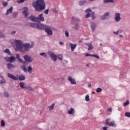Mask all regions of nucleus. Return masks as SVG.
<instances>
[{
  "label": "nucleus",
  "mask_w": 130,
  "mask_h": 130,
  "mask_svg": "<svg viewBox=\"0 0 130 130\" xmlns=\"http://www.w3.org/2000/svg\"><path fill=\"white\" fill-rule=\"evenodd\" d=\"M7 76L8 78H9L10 79H12V80H15V81H18V80H19V81H24V80H26V77H25V76L23 75H21L19 76L17 75V77H16L15 75H12L10 73H8Z\"/></svg>",
  "instance_id": "nucleus-2"
},
{
  "label": "nucleus",
  "mask_w": 130,
  "mask_h": 130,
  "mask_svg": "<svg viewBox=\"0 0 130 130\" xmlns=\"http://www.w3.org/2000/svg\"><path fill=\"white\" fill-rule=\"evenodd\" d=\"M120 13H116L115 17V20L116 22H119V21H120Z\"/></svg>",
  "instance_id": "nucleus-15"
},
{
  "label": "nucleus",
  "mask_w": 130,
  "mask_h": 130,
  "mask_svg": "<svg viewBox=\"0 0 130 130\" xmlns=\"http://www.w3.org/2000/svg\"><path fill=\"white\" fill-rule=\"evenodd\" d=\"M86 67H89V64H87V65H86Z\"/></svg>",
  "instance_id": "nucleus-61"
},
{
  "label": "nucleus",
  "mask_w": 130,
  "mask_h": 130,
  "mask_svg": "<svg viewBox=\"0 0 130 130\" xmlns=\"http://www.w3.org/2000/svg\"><path fill=\"white\" fill-rule=\"evenodd\" d=\"M6 125V123H5V121L4 120H1V126L4 127Z\"/></svg>",
  "instance_id": "nucleus-36"
},
{
  "label": "nucleus",
  "mask_w": 130,
  "mask_h": 130,
  "mask_svg": "<svg viewBox=\"0 0 130 130\" xmlns=\"http://www.w3.org/2000/svg\"><path fill=\"white\" fill-rule=\"evenodd\" d=\"M0 78H1V79H5L4 78V76H1V75H0Z\"/></svg>",
  "instance_id": "nucleus-55"
},
{
  "label": "nucleus",
  "mask_w": 130,
  "mask_h": 130,
  "mask_svg": "<svg viewBox=\"0 0 130 130\" xmlns=\"http://www.w3.org/2000/svg\"><path fill=\"white\" fill-rule=\"evenodd\" d=\"M125 115L126 116V117H130V113L129 112H126L125 113Z\"/></svg>",
  "instance_id": "nucleus-44"
},
{
  "label": "nucleus",
  "mask_w": 130,
  "mask_h": 130,
  "mask_svg": "<svg viewBox=\"0 0 130 130\" xmlns=\"http://www.w3.org/2000/svg\"><path fill=\"white\" fill-rule=\"evenodd\" d=\"M70 46L71 48V51L74 52L75 49H76V47H77V44H73L72 43H70Z\"/></svg>",
  "instance_id": "nucleus-16"
},
{
  "label": "nucleus",
  "mask_w": 130,
  "mask_h": 130,
  "mask_svg": "<svg viewBox=\"0 0 130 130\" xmlns=\"http://www.w3.org/2000/svg\"><path fill=\"white\" fill-rule=\"evenodd\" d=\"M19 86L21 88H22V89H26V84L23 82L19 83Z\"/></svg>",
  "instance_id": "nucleus-25"
},
{
  "label": "nucleus",
  "mask_w": 130,
  "mask_h": 130,
  "mask_svg": "<svg viewBox=\"0 0 130 130\" xmlns=\"http://www.w3.org/2000/svg\"><path fill=\"white\" fill-rule=\"evenodd\" d=\"M129 104V101L128 100H127L125 102L123 103V106L124 107H125L126 106H127Z\"/></svg>",
  "instance_id": "nucleus-34"
},
{
  "label": "nucleus",
  "mask_w": 130,
  "mask_h": 130,
  "mask_svg": "<svg viewBox=\"0 0 130 130\" xmlns=\"http://www.w3.org/2000/svg\"><path fill=\"white\" fill-rule=\"evenodd\" d=\"M4 97H6V98H9V97H10V95L8 92H5L4 93Z\"/></svg>",
  "instance_id": "nucleus-37"
},
{
  "label": "nucleus",
  "mask_w": 130,
  "mask_h": 130,
  "mask_svg": "<svg viewBox=\"0 0 130 130\" xmlns=\"http://www.w3.org/2000/svg\"><path fill=\"white\" fill-rule=\"evenodd\" d=\"M41 56H43L45 58H47V54L45 52L40 53Z\"/></svg>",
  "instance_id": "nucleus-29"
},
{
  "label": "nucleus",
  "mask_w": 130,
  "mask_h": 130,
  "mask_svg": "<svg viewBox=\"0 0 130 130\" xmlns=\"http://www.w3.org/2000/svg\"><path fill=\"white\" fill-rule=\"evenodd\" d=\"M7 1H11V0H7Z\"/></svg>",
  "instance_id": "nucleus-63"
},
{
  "label": "nucleus",
  "mask_w": 130,
  "mask_h": 130,
  "mask_svg": "<svg viewBox=\"0 0 130 130\" xmlns=\"http://www.w3.org/2000/svg\"><path fill=\"white\" fill-rule=\"evenodd\" d=\"M14 43H15L16 50H19L20 52H24L23 50V42L21 40H15Z\"/></svg>",
  "instance_id": "nucleus-3"
},
{
  "label": "nucleus",
  "mask_w": 130,
  "mask_h": 130,
  "mask_svg": "<svg viewBox=\"0 0 130 130\" xmlns=\"http://www.w3.org/2000/svg\"><path fill=\"white\" fill-rule=\"evenodd\" d=\"M94 13L92 12V14H91L92 20H94V19H95V16H94Z\"/></svg>",
  "instance_id": "nucleus-47"
},
{
  "label": "nucleus",
  "mask_w": 130,
  "mask_h": 130,
  "mask_svg": "<svg viewBox=\"0 0 130 130\" xmlns=\"http://www.w3.org/2000/svg\"><path fill=\"white\" fill-rule=\"evenodd\" d=\"M3 5L4 7H7L8 6V3L7 2H3Z\"/></svg>",
  "instance_id": "nucleus-50"
},
{
  "label": "nucleus",
  "mask_w": 130,
  "mask_h": 130,
  "mask_svg": "<svg viewBox=\"0 0 130 130\" xmlns=\"http://www.w3.org/2000/svg\"><path fill=\"white\" fill-rule=\"evenodd\" d=\"M57 58H58L59 60H62L63 57L62 56V55H58L57 56Z\"/></svg>",
  "instance_id": "nucleus-33"
},
{
  "label": "nucleus",
  "mask_w": 130,
  "mask_h": 130,
  "mask_svg": "<svg viewBox=\"0 0 130 130\" xmlns=\"http://www.w3.org/2000/svg\"><path fill=\"white\" fill-rule=\"evenodd\" d=\"M32 7L36 12H41L45 9L46 5L44 0H37L35 2L32 3Z\"/></svg>",
  "instance_id": "nucleus-1"
},
{
  "label": "nucleus",
  "mask_w": 130,
  "mask_h": 130,
  "mask_svg": "<svg viewBox=\"0 0 130 130\" xmlns=\"http://www.w3.org/2000/svg\"><path fill=\"white\" fill-rule=\"evenodd\" d=\"M86 45H87V46H88V50H92V49L94 48V47L93 46V45H92V44L91 43L86 44Z\"/></svg>",
  "instance_id": "nucleus-26"
},
{
  "label": "nucleus",
  "mask_w": 130,
  "mask_h": 130,
  "mask_svg": "<svg viewBox=\"0 0 130 130\" xmlns=\"http://www.w3.org/2000/svg\"><path fill=\"white\" fill-rule=\"evenodd\" d=\"M25 1L26 0H19L17 1V3H18V4H21L22 3H24V2H25Z\"/></svg>",
  "instance_id": "nucleus-46"
},
{
  "label": "nucleus",
  "mask_w": 130,
  "mask_h": 130,
  "mask_svg": "<svg viewBox=\"0 0 130 130\" xmlns=\"http://www.w3.org/2000/svg\"><path fill=\"white\" fill-rule=\"evenodd\" d=\"M37 19H38V21L39 20L40 21H44V17H43V14H40V15L38 16Z\"/></svg>",
  "instance_id": "nucleus-23"
},
{
  "label": "nucleus",
  "mask_w": 130,
  "mask_h": 130,
  "mask_svg": "<svg viewBox=\"0 0 130 130\" xmlns=\"http://www.w3.org/2000/svg\"><path fill=\"white\" fill-rule=\"evenodd\" d=\"M21 70L23 71L24 73L28 72V74H32L33 72V69H32V67L31 66H28L27 69L26 68V66H25L24 64H21L20 66Z\"/></svg>",
  "instance_id": "nucleus-5"
},
{
  "label": "nucleus",
  "mask_w": 130,
  "mask_h": 130,
  "mask_svg": "<svg viewBox=\"0 0 130 130\" xmlns=\"http://www.w3.org/2000/svg\"><path fill=\"white\" fill-rule=\"evenodd\" d=\"M16 57L18 59V61L20 62V63H25V61H23V59H21L20 57V55L19 54H16Z\"/></svg>",
  "instance_id": "nucleus-18"
},
{
  "label": "nucleus",
  "mask_w": 130,
  "mask_h": 130,
  "mask_svg": "<svg viewBox=\"0 0 130 130\" xmlns=\"http://www.w3.org/2000/svg\"><path fill=\"white\" fill-rule=\"evenodd\" d=\"M4 59H5L6 61H8L9 62H14V61H16V57L14 56L5 57Z\"/></svg>",
  "instance_id": "nucleus-10"
},
{
  "label": "nucleus",
  "mask_w": 130,
  "mask_h": 130,
  "mask_svg": "<svg viewBox=\"0 0 130 130\" xmlns=\"http://www.w3.org/2000/svg\"><path fill=\"white\" fill-rule=\"evenodd\" d=\"M104 4H107L108 3H114V0H104Z\"/></svg>",
  "instance_id": "nucleus-30"
},
{
  "label": "nucleus",
  "mask_w": 130,
  "mask_h": 130,
  "mask_svg": "<svg viewBox=\"0 0 130 130\" xmlns=\"http://www.w3.org/2000/svg\"><path fill=\"white\" fill-rule=\"evenodd\" d=\"M109 12H106L101 17V20H106V19H109Z\"/></svg>",
  "instance_id": "nucleus-13"
},
{
  "label": "nucleus",
  "mask_w": 130,
  "mask_h": 130,
  "mask_svg": "<svg viewBox=\"0 0 130 130\" xmlns=\"http://www.w3.org/2000/svg\"><path fill=\"white\" fill-rule=\"evenodd\" d=\"M97 26L96 25V24L94 22H91V28L93 32L95 31V29H96Z\"/></svg>",
  "instance_id": "nucleus-20"
},
{
  "label": "nucleus",
  "mask_w": 130,
  "mask_h": 130,
  "mask_svg": "<svg viewBox=\"0 0 130 130\" xmlns=\"http://www.w3.org/2000/svg\"><path fill=\"white\" fill-rule=\"evenodd\" d=\"M0 83L6 84V80H5V79H2V80L0 81Z\"/></svg>",
  "instance_id": "nucleus-43"
},
{
  "label": "nucleus",
  "mask_w": 130,
  "mask_h": 130,
  "mask_svg": "<svg viewBox=\"0 0 130 130\" xmlns=\"http://www.w3.org/2000/svg\"><path fill=\"white\" fill-rule=\"evenodd\" d=\"M85 56H87V57H88V56L92 57V54L86 53V54H85Z\"/></svg>",
  "instance_id": "nucleus-51"
},
{
  "label": "nucleus",
  "mask_w": 130,
  "mask_h": 130,
  "mask_svg": "<svg viewBox=\"0 0 130 130\" xmlns=\"http://www.w3.org/2000/svg\"><path fill=\"white\" fill-rule=\"evenodd\" d=\"M91 56L92 57H95V58H97V59H99V58H100L99 56H98L97 55L92 54Z\"/></svg>",
  "instance_id": "nucleus-41"
},
{
  "label": "nucleus",
  "mask_w": 130,
  "mask_h": 130,
  "mask_svg": "<svg viewBox=\"0 0 130 130\" xmlns=\"http://www.w3.org/2000/svg\"><path fill=\"white\" fill-rule=\"evenodd\" d=\"M77 22H81V20L79 18H76L75 17H72V21H71V25H74L77 23Z\"/></svg>",
  "instance_id": "nucleus-12"
},
{
  "label": "nucleus",
  "mask_w": 130,
  "mask_h": 130,
  "mask_svg": "<svg viewBox=\"0 0 130 130\" xmlns=\"http://www.w3.org/2000/svg\"><path fill=\"white\" fill-rule=\"evenodd\" d=\"M23 14L24 15L25 17H28V8L27 7L24 8Z\"/></svg>",
  "instance_id": "nucleus-24"
},
{
  "label": "nucleus",
  "mask_w": 130,
  "mask_h": 130,
  "mask_svg": "<svg viewBox=\"0 0 130 130\" xmlns=\"http://www.w3.org/2000/svg\"><path fill=\"white\" fill-rule=\"evenodd\" d=\"M25 89L26 90H29V91H33L34 90V88H32L31 86H26Z\"/></svg>",
  "instance_id": "nucleus-32"
},
{
  "label": "nucleus",
  "mask_w": 130,
  "mask_h": 130,
  "mask_svg": "<svg viewBox=\"0 0 130 130\" xmlns=\"http://www.w3.org/2000/svg\"><path fill=\"white\" fill-rule=\"evenodd\" d=\"M96 92H97L98 93H100V92H102V89H101V88L98 87V88L96 89Z\"/></svg>",
  "instance_id": "nucleus-42"
},
{
  "label": "nucleus",
  "mask_w": 130,
  "mask_h": 130,
  "mask_svg": "<svg viewBox=\"0 0 130 130\" xmlns=\"http://www.w3.org/2000/svg\"><path fill=\"white\" fill-rule=\"evenodd\" d=\"M68 81H69V82H70V83H71L72 85H76V84H77V82H76L75 79L72 78V77L71 76H69L68 78Z\"/></svg>",
  "instance_id": "nucleus-14"
},
{
  "label": "nucleus",
  "mask_w": 130,
  "mask_h": 130,
  "mask_svg": "<svg viewBox=\"0 0 130 130\" xmlns=\"http://www.w3.org/2000/svg\"><path fill=\"white\" fill-rule=\"evenodd\" d=\"M0 38H5V35L3 33H0Z\"/></svg>",
  "instance_id": "nucleus-48"
},
{
  "label": "nucleus",
  "mask_w": 130,
  "mask_h": 130,
  "mask_svg": "<svg viewBox=\"0 0 130 130\" xmlns=\"http://www.w3.org/2000/svg\"><path fill=\"white\" fill-rule=\"evenodd\" d=\"M92 94H95V92L94 91H92Z\"/></svg>",
  "instance_id": "nucleus-58"
},
{
  "label": "nucleus",
  "mask_w": 130,
  "mask_h": 130,
  "mask_svg": "<svg viewBox=\"0 0 130 130\" xmlns=\"http://www.w3.org/2000/svg\"><path fill=\"white\" fill-rule=\"evenodd\" d=\"M108 111H109V112H112V109L111 108H109L108 109Z\"/></svg>",
  "instance_id": "nucleus-52"
},
{
  "label": "nucleus",
  "mask_w": 130,
  "mask_h": 130,
  "mask_svg": "<svg viewBox=\"0 0 130 130\" xmlns=\"http://www.w3.org/2000/svg\"><path fill=\"white\" fill-rule=\"evenodd\" d=\"M59 43L60 45H63V42H60Z\"/></svg>",
  "instance_id": "nucleus-54"
},
{
  "label": "nucleus",
  "mask_w": 130,
  "mask_h": 130,
  "mask_svg": "<svg viewBox=\"0 0 130 130\" xmlns=\"http://www.w3.org/2000/svg\"><path fill=\"white\" fill-rule=\"evenodd\" d=\"M43 25L45 26V27H44V28H42L41 30H45L46 33H47V35H48V36H52V34H53L52 29H51L50 27L47 26L46 24Z\"/></svg>",
  "instance_id": "nucleus-7"
},
{
  "label": "nucleus",
  "mask_w": 130,
  "mask_h": 130,
  "mask_svg": "<svg viewBox=\"0 0 130 130\" xmlns=\"http://www.w3.org/2000/svg\"><path fill=\"white\" fill-rule=\"evenodd\" d=\"M66 62H68V60H66Z\"/></svg>",
  "instance_id": "nucleus-62"
},
{
  "label": "nucleus",
  "mask_w": 130,
  "mask_h": 130,
  "mask_svg": "<svg viewBox=\"0 0 130 130\" xmlns=\"http://www.w3.org/2000/svg\"><path fill=\"white\" fill-rule=\"evenodd\" d=\"M85 101L87 102H88V101H90V99L89 98V95L87 94L86 96H85Z\"/></svg>",
  "instance_id": "nucleus-38"
},
{
  "label": "nucleus",
  "mask_w": 130,
  "mask_h": 130,
  "mask_svg": "<svg viewBox=\"0 0 130 130\" xmlns=\"http://www.w3.org/2000/svg\"><path fill=\"white\" fill-rule=\"evenodd\" d=\"M23 51H25L26 52H28V51H30V49L31 48H33L34 47V43L33 42H31L30 43H25L23 46Z\"/></svg>",
  "instance_id": "nucleus-4"
},
{
  "label": "nucleus",
  "mask_w": 130,
  "mask_h": 130,
  "mask_svg": "<svg viewBox=\"0 0 130 130\" xmlns=\"http://www.w3.org/2000/svg\"><path fill=\"white\" fill-rule=\"evenodd\" d=\"M30 25L32 28L35 29H38L39 30H41V29H44L45 25H44L43 24L41 23H30Z\"/></svg>",
  "instance_id": "nucleus-6"
},
{
  "label": "nucleus",
  "mask_w": 130,
  "mask_h": 130,
  "mask_svg": "<svg viewBox=\"0 0 130 130\" xmlns=\"http://www.w3.org/2000/svg\"><path fill=\"white\" fill-rule=\"evenodd\" d=\"M4 52L5 53H7L9 54V55H12V53H11V51H10V50L9 49H6L4 51Z\"/></svg>",
  "instance_id": "nucleus-28"
},
{
  "label": "nucleus",
  "mask_w": 130,
  "mask_h": 130,
  "mask_svg": "<svg viewBox=\"0 0 130 130\" xmlns=\"http://www.w3.org/2000/svg\"><path fill=\"white\" fill-rule=\"evenodd\" d=\"M48 12H49V9H46L44 11V14H45L46 15H48Z\"/></svg>",
  "instance_id": "nucleus-45"
},
{
  "label": "nucleus",
  "mask_w": 130,
  "mask_h": 130,
  "mask_svg": "<svg viewBox=\"0 0 130 130\" xmlns=\"http://www.w3.org/2000/svg\"><path fill=\"white\" fill-rule=\"evenodd\" d=\"M85 13H87L86 18H90V13H92L91 9H87L85 10Z\"/></svg>",
  "instance_id": "nucleus-19"
},
{
  "label": "nucleus",
  "mask_w": 130,
  "mask_h": 130,
  "mask_svg": "<svg viewBox=\"0 0 130 130\" xmlns=\"http://www.w3.org/2000/svg\"><path fill=\"white\" fill-rule=\"evenodd\" d=\"M91 86H92V85L91 84H88V87H91Z\"/></svg>",
  "instance_id": "nucleus-56"
},
{
  "label": "nucleus",
  "mask_w": 130,
  "mask_h": 130,
  "mask_svg": "<svg viewBox=\"0 0 130 130\" xmlns=\"http://www.w3.org/2000/svg\"><path fill=\"white\" fill-rule=\"evenodd\" d=\"M23 58L26 62H32L33 61V58H31V56L29 55H25Z\"/></svg>",
  "instance_id": "nucleus-11"
},
{
  "label": "nucleus",
  "mask_w": 130,
  "mask_h": 130,
  "mask_svg": "<svg viewBox=\"0 0 130 130\" xmlns=\"http://www.w3.org/2000/svg\"><path fill=\"white\" fill-rule=\"evenodd\" d=\"M110 120V119H107L106 121V123L107 125H109V126H112V127H116V124H115V122L114 121H112V122L109 121Z\"/></svg>",
  "instance_id": "nucleus-9"
},
{
  "label": "nucleus",
  "mask_w": 130,
  "mask_h": 130,
  "mask_svg": "<svg viewBox=\"0 0 130 130\" xmlns=\"http://www.w3.org/2000/svg\"><path fill=\"white\" fill-rule=\"evenodd\" d=\"M12 13H13V7H11L9 9H7L6 15V16H8V15L12 14Z\"/></svg>",
  "instance_id": "nucleus-22"
},
{
  "label": "nucleus",
  "mask_w": 130,
  "mask_h": 130,
  "mask_svg": "<svg viewBox=\"0 0 130 130\" xmlns=\"http://www.w3.org/2000/svg\"><path fill=\"white\" fill-rule=\"evenodd\" d=\"M86 4V1H80L79 2V6H84Z\"/></svg>",
  "instance_id": "nucleus-35"
},
{
  "label": "nucleus",
  "mask_w": 130,
  "mask_h": 130,
  "mask_svg": "<svg viewBox=\"0 0 130 130\" xmlns=\"http://www.w3.org/2000/svg\"><path fill=\"white\" fill-rule=\"evenodd\" d=\"M65 36L66 37H69V36H70V34H69V31L68 30L65 31Z\"/></svg>",
  "instance_id": "nucleus-40"
},
{
  "label": "nucleus",
  "mask_w": 130,
  "mask_h": 130,
  "mask_svg": "<svg viewBox=\"0 0 130 130\" xmlns=\"http://www.w3.org/2000/svg\"><path fill=\"white\" fill-rule=\"evenodd\" d=\"M12 35H15L16 34V31H13L11 32Z\"/></svg>",
  "instance_id": "nucleus-53"
},
{
  "label": "nucleus",
  "mask_w": 130,
  "mask_h": 130,
  "mask_svg": "<svg viewBox=\"0 0 130 130\" xmlns=\"http://www.w3.org/2000/svg\"><path fill=\"white\" fill-rule=\"evenodd\" d=\"M28 19L29 20H31V21L32 22H38V18H37V17H34L33 16V15H31V16H30Z\"/></svg>",
  "instance_id": "nucleus-17"
},
{
  "label": "nucleus",
  "mask_w": 130,
  "mask_h": 130,
  "mask_svg": "<svg viewBox=\"0 0 130 130\" xmlns=\"http://www.w3.org/2000/svg\"><path fill=\"white\" fill-rule=\"evenodd\" d=\"M113 33L115 35H118V34H119V30H118L117 31H113Z\"/></svg>",
  "instance_id": "nucleus-49"
},
{
  "label": "nucleus",
  "mask_w": 130,
  "mask_h": 130,
  "mask_svg": "<svg viewBox=\"0 0 130 130\" xmlns=\"http://www.w3.org/2000/svg\"><path fill=\"white\" fill-rule=\"evenodd\" d=\"M73 29H75V30H78V29H79V24H75V26L73 27Z\"/></svg>",
  "instance_id": "nucleus-39"
},
{
  "label": "nucleus",
  "mask_w": 130,
  "mask_h": 130,
  "mask_svg": "<svg viewBox=\"0 0 130 130\" xmlns=\"http://www.w3.org/2000/svg\"><path fill=\"white\" fill-rule=\"evenodd\" d=\"M68 114H71L72 115H74L75 113V109L71 108L70 110L68 111Z\"/></svg>",
  "instance_id": "nucleus-21"
},
{
  "label": "nucleus",
  "mask_w": 130,
  "mask_h": 130,
  "mask_svg": "<svg viewBox=\"0 0 130 130\" xmlns=\"http://www.w3.org/2000/svg\"><path fill=\"white\" fill-rule=\"evenodd\" d=\"M82 42V41H79V43H81Z\"/></svg>",
  "instance_id": "nucleus-60"
},
{
  "label": "nucleus",
  "mask_w": 130,
  "mask_h": 130,
  "mask_svg": "<svg viewBox=\"0 0 130 130\" xmlns=\"http://www.w3.org/2000/svg\"><path fill=\"white\" fill-rule=\"evenodd\" d=\"M120 37H123L122 35H120Z\"/></svg>",
  "instance_id": "nucleus-59"
},
{
  "label": "nucleus",
  "mask_w": 130,
  "mask_h": 130,
  "mask_svg": "<svg viewBox=\"0 0 130 130\" xmlns=\"http://www.w3.org/2000/svg\"><path fill=\"white\" fill-rule=\"evenodd\" d=\"M100 46H102V43H100Z\"/></svg>",
  "instance_id": "nucleus-57"
},
{
  "label": "nucleus",
  "mask_w": 130,
  "mask_h": 130,
  "mask_svg": "<svg viewBox=\"0 0 130 130\" xmlns=\"http://www.w3.org/2000/svg\"><path fill=\"white\" fill-rule=\"evenodd\" d=\"M7 66L9 70H12V69H14V68H15V66H14L13 64L10 63L7 64Z\"/></svg>",
  "instance_id": "nucleus-27"
},
{
  "label": "nucleus",
  "mask_w": 130,
  "mask_h": 130,
  "mask_svg": "<svg viewBox=\"0 0 130 130\" xmlns=\"http://www.w3.org/2000/svg\"><path fill=\"white\" fill-rule=\"evenodd\" d=\"M48 54L50 56V57H51L52 60H53V61H56V60H57V56L55 55V53H53V52L49 51L48 52Z\"/></svg>",
  "instance_id": "nucleus-8"
},
{
  "label": "nucleus",
  "mask_w": 130,
  "mask_h": 130,
  "mask_svg": "<svg viewBox=\"0 0 130 130\" xmlns=\"http://www.w3.org/2000/svg\"><path fill=\"white\" fill-rule=\"evenodd\" d=\"M55 105V104L53 103L51 106L48 107L49 110L51 111L54 108V106Z\"/></svg>",
  "instance_id": "nucleus-31"
}]
</instances>
